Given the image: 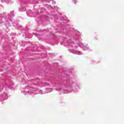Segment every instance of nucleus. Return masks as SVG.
<instances>
[{
    "instance_id": "f257e3e1",
    "label": "nucleus",
    "mask_w": 124,
    "mask_h": 124,
    "mask_svg": "<svg viewBox=\"0 0 124 124\" xmlns=\"http://www.w3.org/2000/svg\"><path fill=\"white\" fill-rule=\"evenodd\" d=\"M74 3H76L77 2V1L76 0H73Z\"/></svg>"
}]
</instances>
